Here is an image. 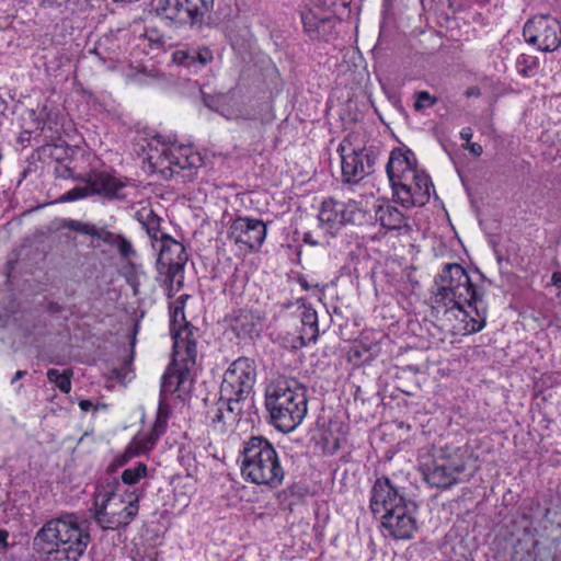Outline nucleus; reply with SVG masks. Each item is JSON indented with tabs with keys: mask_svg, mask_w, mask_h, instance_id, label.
I'll use <instances>...</instances> for the list:
<instances>
[{
	"mask_svg": "<svg viewBox=\"0 0 561 561\" xmlns=\"http://www.w3.org/2000/svg\"><path fill=\"white\" fill-rule=\"evenodd\" d=\"M431 306L453 334L468 335L485 327L486 310L467 271L457 263L445 264L438 275Z\"/></svg>",
	"mask_w": 561,
	"mask_h": 561,
	"instance_id": "1",
	"label": "nucleus"
},
{
	"mask_svg": "<svg viewBox=\"0 0 561 561\" xmlns=\"http://www.w3.org/2000/svg\"><path fill=\"white\" fill-rule=\"evenodd\" d=\"M264 398L273 425L283 433L295 431L308 413L307 389L296 378L271 376L265 385Z\"/></svg>",
	"mask_w": 561,
	"mask_h": 561,
	"instance_id": "2",
	"label": "nucleus"
},
{
	"mask_svg": "<svg viewBox=\"0 0 561 561\" xmlns=\"http://www.w3.org/2000/svg\"><path fill=\"white\" fill-rule=\"evenodd\" d=\"M90 542V523L77 514H64L48 520L34 538L38 551L62 552L71 561H78Z\"/></svg>",
	"mask_w": 561,
	"mask_h": 561,
	"instance_id": "3",
	"label": "nucleus"
},
{
	"mask_svg": "<svg viewBox=\"0 0 561 561\" xmlns=\"http://www.w3.org/2000/svg\"><path fill=\"white\" fill-rule=\"evenodd\" d=\"M393 196L403 207L425 205L433 188L430 175L417 168L411 150L394 149L386 167Z\"/></svg>",
	"mask_w": 561,
	"mask_h": 561,
	"instance_id": "4",
	"label": "nucleus"
},
{
	"mask_svg": "<svg viewBox=\"0 0 561 561\" xmlns=\"http://www.w3.org/2000/svg\"><path fill=\"white\" fill-rule=\"evenodd\" d=\"M241 477L255 485L277 489L283 484L285 470L274 445L263 436H252L242 445L238 456Z\"/></svg>",
	"mask_w": 561,
	"mask_h": 561,
	"instance_id": "5",
	"label": "nucleus"
},
{
	"mask_svg": "<svg viewBox=\"0 0 561 561\" xmlns=\"http://www.w3.org/2000/svg\"><path fill=\"white\" fill-rule=\"evenodd\" d=\"M139 499L137 489L128 490L124 485L114 483L108 490L95 495V522L103 529L128 526L138 514Z\"/></svg>",
	"mask_w": 561,
	"mask_h": 561,
	"instance_id": "6",
	"label": "nucleus"
},
{
	"mask_svg": "<svg viewBox=\"0 0 561 561\" xmlns=\"http://www.w3.org/2000/svg\"><path fill=\"white\" fill-rule=\"evenodd\" d=\"M146 160L152 172H158L165 179L178 174L180 170L202 165V157L192 146L176 141L163 142L160 139L149 144Z\"/></svg>",
	"mask_w": 561,
	"mask_h": 561,
	"instance_id": "7",
	"label": "nucleus"
},
{
	"mask_svg": "<svg viewBox=\"0 0 561 561\" xmlns=\"http://www.w3.org/2000/svg\"><path fill=\"white\" fill-rule=\"evenodd\" d=\"M157 271L163 282L171 288L182 285L183 270L187 262L184 245L167 234L157 242Z\"/></svg>",
	"mask_w": 561,
	"mask_h": 561,
	"instance_id": "8",
	"label": "nucleus"
},
{
	"mask_svg": "<svg viewBox=\"0 0 561 561\" xmlns=\"http://www.w3.org/2000/svg\"><path fill=\"white\" fill-rule=\"evenodd\" d=\"M255 379L256 366L254 360L248 357H239L226 369L220 385V394L241 402L250 396Z\"/></svg>",
	"mask_w": 561,
	"mask_h": 561,
	"instance_id": "9",
	"label": "nucleus"
},
{
	"mask_svg": "<svg viewBox=\"0 0 561 561\" xmlns=\"http://www.w3.org/2000/svg\"><path fill=\"white\" fill-rule=\"evenodd\" d=\"M215 0H158V13L180 24H202L214 8Z\"/></svg>",
	"mask_w": 561,
	"mask_h": 561,
	"instance_id": "10",
	"label": "nucleus"
},
{
	"mask_svg": "<svg viewBox=\"0 0 561 561\" xmlns=\"http://www.w3.org/2000/svg\"><path fill=\"white\" fill-rule=\"evenodd\" d=\"M525 42L543 53H551L561 45V25L550 15H536L523 28Z\"/></svg>",
	"mask_w": 561,
	"mask_h": 561,
	"instance_id": "11",
	"label": "nucleus"
},
{
	"mask_svg": "<svg viewBox=\"0 0 561 561\" xmlns=\"http://www.w3.org/2000/svg\"><path fill=\"white\" fill-rule=\"evenodd\" d=\"M404 483L405 480L399 476L377 479L373 485L370 496L373 513L379 516L408 503Z\"/></svg>",
	"mask_w": 561,
	"mask_h": 561,
	"instance_id": "12",
	"label": "nucleus"
},
{
	"mask_svg": "<svg viewBox=\"0 0 561 561\" xmlns=\"http://www.w3.org/2000/svg\"><path fill=\"white\" fill-rule=\"evenodd\" d=\"M432 454L439 461L447 463L449 467H456L455 471L461 477L466 472H476L480 468V459L476 445L467 443L463 445L445 444L434 446Z\"/></svg>",
	"mask_w": 561,
	"mask_h": 561,
	"instance_id": "13",
	"label": "nucleus"
},
{
	"mask_svg": "<svg viewBox=\"0 0 561 561\" xmlns=\"http://www.w3.org/2000/svg\"><path fill=\"white\" fill-rule=\"evenodd\" d=\"M266 226L260 219L239 217L229 228L228 238L241 250L256 251L266 238Z\"/></svg>",
	"mask_w": 561,
	"mask_h": 561,
	"instance_id": "14",
	"label": "nucleus"
},
{
	"mask_svg": "<svg viewBox=\"0 0 561 561\" xmlns=\"http://www.w3.org/2000/svg\"><path fill=\"white\" fill-rule=\"evenodd\" d=\"M342 178L346 183H358L371 172L374 159L364 148H347L345 141L340 144Z\"/></svg>",
	"mask_w": 561,
	"mask_h": 561,
	"instance_id": "15",
	"label": "nucleus"
},
{
	"mask_svg": "<svg viewBox=\"0 0 561 561\" xmlns=\"http://www.w3.org/2000/svg\"><path fill=\"white\" fill-rule=\"evenodd\" d=\"M414 504L408 502L397 508L379 515L381 525L389 536L394 539H410L417 528L414 517Z\"/></svg>",
	"mask_w": 561,
	"mask_h": 561,
	"instance_id": "16",
	"label": "nucleus"
},
{
	"mask_svg": "<svg viewBox=\"0 0 561 561\" xmlns=\"http://www.w3.org/2000/svg\"><path fill=\"white\" fill-rule=\"evenodd\" d=\"M331 4L332 2H325L324 4L314 3L301 11L305 32L311 39L324 38L334 28L337 20Z\"/></svg>",
	"mask_w": 561,
	"mask_h": 561,
	"instance_id": "17",
	"label": "nucleus"
},
{
	"mask_svg": "<svg viewBox=\"0 0 561 561\" xmlns=\"http://www.w3.org/2000/svg\"><path fill=\"white\" fill-rule=\"evenodd\" d=\"M170 331L173 339V350L176 351L179 356L181 354L186 355V360L190 363L192 360L191 354L197 352L196 340L193 327L185 320L183 305L180 301H176L171 308Z\"/></svg>",
	"mask_w": 561,
	"mask_h": 561,
	"instance_id": "18",
	"label": "nucleus"
},
{
	"mask_svg": "<svg viewBox=\"0 0 561 561\" xmlns=\"http://www.w3.org/2000/svg\"><path fill=\"white\" fill-rule=\"evenodd\" d=\"M356 215L355 204L327 199L322 203L318 219L320 226L333 234L343 225L353 222Z\"/></svg>",
	"mask_w": 561,
	"mask_h": 561,
	"instance_id": "19",
	"label": "nucleus"
},
{
	"mask_svg": "<svg viewBox=\"0 0 561 561\" xmlns=\"http://www.w3.org/2000/svg\"><path fill=\"white\" fill-rule=\"evenodd\" d=\"M239 403L220 394L218 401L208 409L206 416L215 432L224 434L233 428L241 412Z\"/></svg>",
	"mask_w": 561,
	"mask_h": 561,
	"instance_id": "20",
	"label": "nucleus"
},
{
	"mask_svg": "<svg viewBox=\"0 0 561 561\" xmlns=\"http://www.w3.org/2000/svg\"><path fill=\"white\" fill-rule=\"evenodd\" d=\"M36 127L26 129L25 133L39 144L46 146L59 147L62 136V125L58 113L54 111H42L38 116L34 117Z\"/></svg>",
	"mask_w": 561,
	"mask_h": 561,
	"instance_id": "21",
	"label": "nucleus"
},
{
	"mask_svg": "<svg viewBox=\"0 0 561 561\" xmlns=\"http://www.w3.org/2000/svg\"><path fill=\"white\" fill-rule=\"evenodd\" d=\"M192 360H186V355H178L173 350L172 363L161 379V396L176 391L190 377L191 369L196 364L197 352L191 354Z\"/></svg>",
	"mask_w": 561,
	"mask_h": 561,
	"instance_id": "22",
	"label": "nucleus"
},
{
	"mask_svg": "<svg viewBox=\"0 0 561 561\" xmlns=\"http://www.w3.org/2000/svg\"><path fill=\"white\" fill-rule=\"evenodd\" d=\"M456 467H449L431 455V460L423 466L425 481L435 488L447 489L462 481V477L455 471Z\"/></svg>",
	"mask_w": 561,
	"mask_h": 561,
	"instance_id": "23",
	"label": "nucleus"
},
{
	"mask_svg": "<svg viewBox=\"0 0 561 561\" xmlns=\"http://www.w3.org/2000/svg\"><path fill=\"white\" fill-rule=\"evenodd\" d=\"M89 187L92 194H100L105 197L122 198L124 197L122 191L125 187V182L111 173L99 172L90 176Z\"/></svg>",
	"mask_w": 561,
	"mask_h": 561,
	"instance_id": "24",
	"label": "nucleus"
},
{
	"mask_svg": "<svg viewBox=\"0 0 561 561\" xmlns=\"http://www.w3.org/2000/svg\"><path fill=\"white\" fill-rule=\"evenodd\" d=\"M230 327L239 339H253L259 335L262 323L261 318L252 311L240 310L232 317Z\"/></svg>",
	"mask_w": 561,
	"mask_h": 561,
	"instance_id": "25",
	"label": "nucleus"
},
{
	"mask_svg": "<svg viewBox=\"0 0 561 561\" xmlns=\"http://www.w3.org/2000/svg\"><path fill=\"white\" fill-rule=\"evenodd\" d=\"M136 219L146 230L151 240V247L156 249L157 242L167 236L160 229L161 218L150 207H141L136 213Z\"/></svg>",
	"mask_w": 561,
	"mask_h": 561,
	"instance_id": "26",
	"label": "nucleus"
},
{
	"mask_svg": "<svg viewBox=\"0 0 561 561\" xmlns=\"http://www.w3.org/2000/svg\"><path fill=\"white\" fill-rule=\"evenodd\" d=\"M376 216L381 226L387 229H409L408 219L405 216L397 207L390 204L379 206L376 211Z\"/></svg>",
	"mask_w": 561,
	"mask_h": 561,
	"instance_id": "27",
	"label": "nucleus"
},
{
	"mask_svg": "<svg viewBox=\"0 0 561 561\" xmlns=\"http://www.w3.org/2000/svg\"><path fill=\"white\" fill-rule=\"evenodd\" d=\"M213 58V53L207 48L196 51H175L173 54L175 62L187 68H194L195 70L209 64Z\"/></svg>",
	"mask_w": 561,
	"mask_h": 561,
	"instance_id": "28",
	"label": "nucleus"
},
{
	"mask_svg": "<svg viewBox=\"0 0 561 561\" xmlns=\"http://www.w3.org/2000/svg\"><path fill=\"white\" fill-rule=\"evenodd\" d=\"M301 339L307 343L316 342L319 335L318 314L310 306H302L300 311Z\"/></svg>",
	"mask_w": 561,
	"mask_h": 561,
	"instance_id": "29",
	"label": "nucleus"
},
{
	"mask_svg": "<svg viewBox=\"0 0 561 561\" xmlns=\"http://www.w3.org/2000/svg\"><path fill=\"white\" fill-rule=\"evenodd\" d=\"M99 239L116 248L121 256L126 261H131L137 254L133 243L122 234L104 229L103 232L99 234Z\"/></svg>",
	"mask_w": 561,
	"mask_h": 561,
	"instance_id": "30",
	"label": "nucleus"
},
{
	"mask_svg": "<svg viewBox=\"0 0 561 561\" xmlns=\"http://www.w3.org/2000/svg\"><path fill=\"white\" fill-rule=\"evenodd\" d=\"M158 437H156L151 432L150 433H139L134 437V439L129 443L126 448V454L129 458L139 456L141 454L147 453L152 449L157 442Z\"/></svg>",
	"mask_w": 561,
	"mask_h": 561,
	"instance_id": "31",
	"label": "nucleus"
},
{
	"mask_svg": "<svg viewBox=\"0 0 561 561\" xmlns=\"http://www.w3.org/2000/svg\"><path fill=\"white\" fill-rule=\"evenodd\" d=\"M147 476V466L142 462L137 463L134 468H127L122 472V482H117L124 485L125 489L131 490L130 488L137 484L141 479Z\"/></svg>",
	"mask_w": 561,
	"mask_h": 561,
	"instance_id": "32",
	"label": "nucleus"
},
{
	"mask_svg": "<svg viewBox=\"0 0 561 561\" xmlns=\"http://www.w3.org/2000/svg\"><path fill=\"white\" fill-rule=\"evenodd\" d=\"M71 370H64L60 373L58 369L51 368L47 371V379L49 382L55 383L64 393H69L71 391Z\"/></svg>",
	"mask_w": 561,
	"mask_h": 561,
	"instance_id": "33",
	"label": "nucleus"
},
{
	"mask_svg": "<svg viewBox=\"0 0 561 561\" xmlns=\"http://www.w3.org/2000/svg\"><path fill=\"white\" fill-rule=\"evenodd\" d=\"M168 420H169V408L164 403L163 399L161 398L160 402H159L158 411H157L156 421H154V424L151 430V433L156 437L159 438L162 434L165 433L167 427H168Z\"/></svg>",
	"mask_w": 561,
	"mask_h": 561,
	"instance_id": "34",
	"label": "nucleus"
},
{
	"mask_svg": "<svg viewBox=\"0 0 561 561\" xmlns=\"http://www.w3.org/2000/svg\"><path fill=\"white\" fill-rule=\"evenodd\" d=\"M64 227L70 230H75L84 234H89L99 239V234L103 232L104 229H98L95 227H91L78 220L67 219L64 222Z\"/></svg>",
	"mask_w": 561,
	"mask_h": 561,
	"instance_id": "35",
	"label": "nucleus"
},
{
	"mask_svg": "<svg viewBox=\"0 0 561 561\" xmlns=\"http://www.w3.org/2000/svg\"><path fill=\"white\" fill-rule=\"evenodd\" d=\"M179 459L188 477H194L198 473V463L191 450H182Z\"/></svg>",
	"mask_w": 561,
	"mask_h": 561,
	"instance_id": "36",
	"label": "nucleus"
},
{
	"mask_svg": "<svg viewBox=\"0 0 561 561\" xmlns=\"http://www.w3.org/2000/svg\"><path fill=\"white\" fill-rule=\"evenodd\" d=\"M92 194L89 184L85 187H75L67 191L61 197V202H73Z\"/></svg>",
	"mask_w": 561,
	"mask_h": 561,
	"instance_id": "37",
	"label": "nucleus"
},
{
	"mask_svg": "<svg viewBox=\"0 0 561 561\" xmlns=\"http://www.w3.org/2000/svg\"><path fill=\"white\" fill-rule=\"evenodd\" d=\"M545 519L551 525H556L561 528V503L556 504L547 508Z\"/></svg>",
	"mask_w": 561,
	"mask_h": 561,
	"instance_id": "38",
	"label": "nucleus"
},
{
	"mask_svg": "<svg viewBox=\"0 0 561 561\" xmlns=\"http://www.w3.org/2000/svg\"><path fill=\"white\" fill-rule=\"evenodd\" d=\"M436 100L426 91H421L416 94L414 108L421 111L425 107H431L435 104Z\"/></svg>",
	"mask_w": 561,
	"mask_h": 561,
	"instance_id": "39",
	"label": "nucleus"
},
{
	"mask_svg": "<svg viewBox=\"0 0 561 561\" xmlns=\"http://www.w3.org/2000/svg\"><path fill=\"white\" fill-rule=\"evenodd\" d=\"M55 174L61 179H69L72 178L73 172L67 164L58 162L55 168Z\"/></svg>",
	"mask_w": 561,
	"mask_h": 561,
	"instance_id": "40",
	"label": "nucleus"
},
{
	"mask_svg": "<svg viewBox=\"0 0 561 561\" xmlns=\"http://www.w3.org/2000/svg\"><path fill=\"white\" fill-rule=\"evenodd\" d=\"M465 149L469 150L474 157H480L483 152L482 146L478 142L466 144Z\"/></svg>",
	"mask_w": 561,
	"mask_h": 561,
	"instance_id": "41",
	"label": "nucleus"
},
{
	"mask_svg": "<svg viewBox=\"0 0 561 561\" xmlns=\"http://www.w3.org/2000/svg\"><path fill=\"white\" fill-rule=\"evenodd\" d=\"M472 136L473 133L470 127H465L460 130V138L463 139L467 144H470Z\"/></svg>",
	"mask_w": 561,
	"mask_h": 561,
	"instance_id": "42",
	"label": "nucleus"
},
{
	"mask_svg": "<svg viewBox=\"0 0 561 561\" xmlns=\"http://www.w3.org/2000/svg\"><path fill=\"white\" fill-rule=\"evenodd\" d=\"M481 95V90L480 88L478 87H469L467 90H466V96L467 98H471V96H474V98H478Z\"/></svg>",
	"mask_w": 561,
	"mask_h": 561,
	"instance_id": "43",
	"label": "nucleus"
},
{
	"mask_svg": "<svg viewBox=\"0 0 561 561\" xmlns=\"http://www.w3.org/2000/svg\"><path fill=\"white\" fill-rule=\"evenodd\" d=\"M551 284L556 287H561V272H553L551 276Z\"/></svg>",
	"mask_w": 561,
	"mask_h": 561,
	"instance_id": "44",
	"label": "nucleus"
},
{
	"mask_svg": "<svg viewBox=\"0 0 561 561\" xmlns=\"http://www.w3.org/2000/svg\"><path fill=\"white\" fill-rule=\"evenodd\" d=\"M79 407L83 412H88L90 409L93 408V403L90 400H81L79 402Z\"/></svg>",
	"mask_w": 561,
	"mask_h": 561,
	"instance_id": "45",
	"label": "nucleus"
},
{
	"mask_svg": "<svg viewBox=\"0 0 561 561\" xmlns=\"http://www.w3.org/2000/svg\"><path fill=\"white\" fill-rule=\"evenodd\" d=\"M8 533L0 530V549H4L7 547Z\"/></svg>",
	"mask_w": 561,
	"mask_h": 561,
	"instance_id": "46",
	"label": "nucleus"
},
{
	"mask_svg": "<svg viewBox=\"0 0 561 561\" xmlns=\"http://www.w3.org/2000/svg\"><path fill=\"white\" fill-rule=\"evenodd\" d=\"M26 375V371L25 370H18L14 375V377L12 378L11 380V383L14 385L18 380H20L21 378H23L24 376Z\"/></svg>",
	"mask_w": 561,
	"mask_h": 561,
	"instance_id": "47",
	"label": "nucleus"
},
{
	"mask_svg": "<svg viewBox=\"0 0 561 561\" xmlns=\"http://www.w3.org/2000/svg\"><path fill=\"white\" fill-rule=\"evenodd\" d=\"M300 284H301V286H302L305 289H308V288H309V286H308V284H307V282H306V280H301V282H300Z\"/></svg>",
	"mask_w": 561,
	"mask_h": 561,
	"instance_id": "48",
	"label": "nucleus"
}]
</instances>
